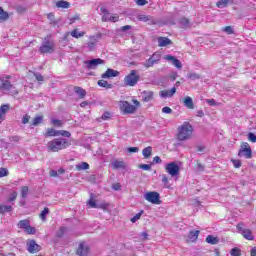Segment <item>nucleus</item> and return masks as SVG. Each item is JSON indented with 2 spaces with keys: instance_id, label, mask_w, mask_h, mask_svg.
<instances>
[{
  "instance_id": "52",
  "label": "nucleus",
  "mask_w": 256,
  "mask_h": 256,
  "mask_svg": "<svg viewBox=\"0 0 256 256\" xmlns=\"http://www.w3.org/2000/svg\"><path fill=\"white\" fill-rule=\"evenodd\" d=\"M7 175H9L7 168H0V177H7Z\"/></svg>"
},
{
  "instance_id": "18",
  "label": "nucleus",
  "mask_w": 256,
  "mask_h": 256,
  "mask_svg": "<svg viewBox=\"0 0 256 256\" xmlns=\"http://www.w3.org/2000/svg\"><path fill=\"white\" fill-rule=\"evenodd\" d=\"M173 42L167 37H158V47H167V45H172Z\"/></svg>"
},
{
  "instance_id": "27",
  "label": "nucleus",
  "mask_w": 256,
  "mask_h": 256,
  "mask_svg": "<svg viewBox=\"0 0 256 256\" xmlns=\"http://www.w3.org/2000/svg\"><path fill=\"white\" fill-rule=\"evenodd\" d=\"M206 242H208L210 245H217V243H219V238L213 235H208L206 237Z\"/></svg>"
},
{
  "instance_id": "6",
  "label": "nucleus",
  "mask_w": 256,
  "mask_h": 256,
  "mask_svg": "<svg viewBox=\"0 0 256 256\" xmlns=\"http://www.w3.org/2000/svg\"><path fill=\"white\" fill-rule=\"evenodd\" d=\"M137 83H139V75L136 70H131L130 74L125 76L124 84L126 87H135Z\"/></svg>"
},
{
  "instance_id": "35",
  "label": "nucleus",
  "mask_w": 256,
  "mask_h": 256,
  "mask_svg": "<svg viewBox=\"0 0 256 256\" xmlns=\"http://www.w3.org/2000/svg\"><path fill=\"white\" fill-rule=\"evenodd\" d=\"M41 123H43V116H36L33 120H32V127H37V125H41Z\"/></svg>"
},
{
  "instance_id": "5",
  "label": "nucleus",
  "mask_w": 256,
  "mask_h": 256,
  "mask_svg": "<svg viewBox=\"0 0 256 256\" xmlns=\"http://www.w3.org/2000/svg\"><path fill=\"white\" fill-rule=\"evenodd\" d=\"M44 137H66L70 139L71 132L67 130H55V128H47Z\"/></svg>"
},
{
  "instance_id": "3",
  "label": "nucleus",
  "mask_w": 256,
  "mask_h": 256,
  "mask_svg": "<svg viewBox=\"0 0 256 256\" xmlns=\"http://www.w3.org/2000/svg\"><path fill=\"white\" fill-rule=\"evenodd\" d=\"M11 76H6L0 78V91H6V93H9V95L15 96L19 95V90H17L13 84H11Z\"/></svg>"
},
{
  "instance_id": "14",
  "label": "nucleus",
  "mask_w": 256,
  "mask_h": 256,
  "mask_svg": "<svg viewBox=\"0 0 256 256\" xmlns=\"http://www.w3.org/2000/svg\"><path fill=\"white\" fill-rule=\"evenodd\" d=\"M76 253L79 256H88L89 255V247L83 243H80Z\"/></svg>"
},
{
  "instance_id": "45",
  "label": "nucleus",
  "mask_w": 256,
  "mask_h": 256,
  "mask_svg": "<svg viewBox=\"0 0 256 256\" xmlns=\"http://www.w3.org/2000/svg\"><path fill=\"white\" fill-rule=\"evenodd\" d=\"M66 231L67 228L65 226L60 227L59 231L56 233V237H63Z\"/></svg>"
},
{
  "instance_id": "22",
  "label": "nucleus",
  "mask_w": 256,
  "mask_h": 256,
  "mask_svg": "<svg viewBox=\"0 0 256 256\" xmlns=\"http://www.w3.org/2000/svg\"><path fill=\"white\" fill-rule=\"evenodd\" d=\"M142 155L144 159H149L151 155H153V148L151 146H148L142 150Z\"/></svg>"
},
{
  "instance_id": "8",
  "label": "nucleus",
  "mask_w": 256,
  "mask_h": 256,
  "mask_svg": "<svg viewBox=\"0 0 256 256\" xmlns=\"http://www.w3.org/2000/svg\"><path fill=\"white\" fill-rule=\"evenodd\" d=\"M39 51L42 54L53 53V51H55V44L51 42L49 38H45L42 42V45L39 48Z\"/></svg>"
},
{
  "instance_id": "43",
  "label": "nucleus",
  "mask_w": 256,
  "mask_h": 256,
  "mask_svg": "<svg viewBox=\"0 0 256 256\" xmlns=\"http://www.w3.org/2000/svg\"><path fill=\"white\" fill-rule=\"evenodd\" d=\"M47 215H49V208H44V210L40 213V219L45 221V219H47Z\"/></svg>"
},
{
  "instance_id": "55",
  "label": "nucleus",
  "mask_w": 256,
  "mask_h": 256,
  "mask_svg": "<svg viewBox=\"0 0 256 256\" xmlns=\"http://www.w3.org/2000/svg\"><path fill=\"white\" fill-rule=\"evenodd\" d=\"M136 5H138L139 7H143L145 5H147V0H136Z\"/></svg>"
},
{
  "instance_id": "31",
  "label": "nucleus",
  "mask_w": 256,
  "mask_h": 256,
  "mask_svg": "<svg viewBox=\"0 0 256 256\" xmlns=\"http://www.w3.org/2000/svg\"><path fill=\"white\" fill-rule=\"evenodd\" d=\"M30 224H31V222H29V220H20L18 222V227H19V229L26 230L27 227H29Z\"/></svg>"
},
{
  "instance_id": "51",
  "label": "nucleus",
  "mask_w": 256,
  "mask_h": 256,
  "mask_svg": "<svg viewBox=\"0 0 256 256\" xmlns=\"http://www.w3.org/2000/svg\"><path fill=\"white\" fill-rule=\"evenodd\" d=\"M31 119V116L29 114H25L23 117H22V124L23 125H27V123H29V120Z\"/></svg>"
},
{
  "instance_id": "33",
  "label": "nucleus",
  "mask_w": 256,
  "mask_h": 256,
  "mask_svg": "<svg viewBox=\"0 0 256 256\" xmlns=\"http://www.w3.org/2000/svg\"><path fill=\"white\" fill-rule=\"evenodd\" d=\"M76 169H77V171H86L87 169H89V163L82 162V163L76 165Z\"/></svg>"
},
{
  "instance_id": "59",
  "label": "nucleus",
  "mask_w": 256,
  "mask_h": 256,
  "mask_svg": "<svg viewBox=\"0 0 256 256\" xmlns=\"http://www.w3.org/2000/svg\"><path fill=\"white\" fill-rule=\"evenodd\" d=\"M88 205H90L92 209H97V203L93 199L89 200Z\"/></svg>"
},
{
  "instance_id": "29",
  "label": "nucleus",
  "mask_w": 256,
  "mask_h": 256,
  "mask_svg": "<svg viewBox=\"0 0 256 256\" xmlns=\"http://www.w3.org/2000/svg\"><path fill=\"white\" fill-rule=\"evenodd\" d=\"M71 4L65 0H60L56 3V7L61 8V9H69Z\"/></svg>"
},
{
  "instance_id": "23",
  "label": "nucleus",
  "mask_w": 256,
  "mask_h": 256,
  "mask_svg": "<svg viewBox=\"0 0 256 256\" xmlns=\"http://www.w3.org/2000/svg\"><path fill=\"white\" fill-rule=\"evenodd\" d=\"M179 25L180 27H182V29H187L191 27V22L189 21V19L183 17L179 20Z\"/></svg>"
},
{
  "instance_id": "25",
  "label": "nucleus",
  "mask_w": 256,
  "mask_h": 256,
  "mask_svg": "<svg viewBox=\"0 0 256 256\" xmlns=\"http://www.w3.org/2000/svg\"><path fill=\"white\" fill-rule=\"evenodd\" d=\"M70 35L74 39H80V37H85V32H79V29H74L70 32Z\"/></svg>"
},
{
  "instance_id": "60",
  "label": "nucleus",
  "mask_w": 256,
  "mask_h": 256,
  "mask_svg": "<svg viewBox=\"0 0 256 256\" xmlns=\"http://www.w3.org/2000/svg\"><path fill=\"white\" fill-rule=\"evenodd\" d=\"M153 165H157L158 163H162L161 157L155 156L152 161Z\"/></svg>"
},
{
  "instance_id": "48",
  "label": "nucleus",
  "mask_w": 256,
  "mask_h": 256,
  "mask_svg": "<svg viewBox=\"0 0 256 256\" xmlns=\"http://www.w3.org/2000/svg\"><path fill=\"white\" fill-rule=\"evenodd\" d=\"M231 256H241V250L239 248H233L230 251Z\"/></svg>"
},
{
  "instance_id": "1",
  "label": "nucleus",
  "mask_w": 256,
  "mask_h": 256,
  "mask_svg": "<svg viewBox=\"0 0 256 256\" xmlns=\"http://www.w3.org/2000/svg\"><path fill=\"white\" fill-rule=\"evenodd\" d=\"M68 147H71V142L65 138H54L47 143V149L52 153H59Z\"/></svg>"
},
{
  "instance_id": "49",
  "label": "nucleus",
  "mask_w": 256,
  "mask_h": 256,
  "mask_svg": "<svg viewBox=\"0 0 256 256\" xmlns=\"http://www.w3.org/2000/svg\"><path fill=\"white\" fill-rule=\"evenodd\" d=\"M223 31H224V33H227V35H233V27H231V26H226V27H224L223 28Z\"/></svg>"
},
{
  "instance_id": "53",
  "label": "nucleus",
  "mask_w": 256,
  "mask_h": 256,
  "mask_svg": "<svg viewBox=\"0 0 256 256\" xmlns=\"http://www.w3.org/2000/svg\"><path fill=\"white\" fill-rule=\"evenodd\" d=\"M139 169H143V171H151V165L149 164H141Z\"/></svg>"
},
{
  "instance_id": "7",
  "label": "nucleus",
  "mask_w": 256,
  "mask_h": 256,
  "mask_svg": "<svg viewBox=\"0 0 256 256\" xmlns=\"http://www.w3.org/2000/svg\"><path fill=\"white\" fill-rule=\"evenodd\" d=\"M144 199L148 201V203H152V205H161V197L158 192H147L144 195Z\"/></svg>"
},
{
  "instance_id": "47",
  "label": "nucleus",
  "mask_w": 256,
  "mask_h": 256,
  "mask_svg": "<svg viewBox=\"0 0 256 256\" xmlns=\"http://www.w3.org/2000/svg\"><path fill=\"white\" fill-rule=\"evenodd\" d=\"M28 235H35L36 231L35 227H32L31 224L25 229Z\"/></svg>"
},
{
  "instance_id": "46",
  "label": "nucleus",
  "mask_w": 256,
  "mask_h": 256,
  "mask_svg": "<svg viewBox=\"0 0 256 256\" xmlns=\"http://www.w3.org/2000/svg\"><path fill=\"white\" fill-rule=\"evenodd\" d=\"M172 65H174L176 69H181L183 67V64H181V61L177 58L173 60Z\"/></svg>"
},
{
  "instance_id": "61",
  "label": "nucleus",
  "mask_w": 256,
  "mask_h": 256,
  "mask_svg": "<svg viewBox=\"0 0 256 256\" xmlns=\"http://www.w3.org/2000/svg\"><path fill=\"white\" fill-rule=\"evenodd\" d=\"M206 103H208V105H210L211 107H215V105H217L215 99H207Z\"/></svg>"
},
{
  "instance_id": "11",
  "label": "nucleus",
  "mask_w": 256,
  "mask_h": 256,
  "mask_svg": "<svg viewBox=\"0 0 256 256\" xmlns=\"http://www.w3.org/2000/svg\"><path fill=\"white\" fill-rule=\"evenodd\" d=\"M238 232L243 236L244 239H247L248 241H253V233L250 229H245L243 223H239L237 225Z\"/></svg>"
},
{
  "instance_id": "15",
  "label": "nucleus",
  "mask_w": 256,
  "mask_h": 256,
  "mask_svg": "<svg viewBox=\"0 0 256 256\" xmlns=\"http://www.w3.org/2000/svg\"><path fill=\"white\" fill-rule=\"evenodd\" d=\"M175 93H177V88L174 86L171 90L160 91V97H162V99H167V97H173Z\"/></svg>"
},
{
  "instance_id": "54",
  "label": "nucleus",
  "mask_w": 256,
  "mask_h": 256,
  "mask_svg": "<svg viewBox=\"0 0 256 256\" xmlns=\"http://www.w3.org/2000/svg\"><path fill=\"white\" fill-rule=\"evenodd\" d=\"M138 21H143L144 23H147V21H149V16H147V15H139L138 16Z\"/></svg>"
},
{
  "instance_id": "56",
  "label": "nucleus",
  "mask_w": 256,
  "mask_h": 256,
  "mask_svg": "<svg viewBox=\"0 0 256 256\" xmlns=\"http://www.w3.org/2000/svg\"><path fill=\"white\" fill-rule=\"evenodd\" d=\"M162 113H166L167 115H169L173 113V110L170 107L166 106L162 108Z\"/></svg>"
},
{
  "instance_id": "4",
  "label": "nucleus",
  "mask_w": 256,
  "mask_h": 256,
  "mask_svg": "<svg viewBox=\"0 0 256 256\" xmlns=\"http://www.w3.org/2000/svg\"><path fill=\"white\" fill-rule=\"evenodd\" d=\"M134 105L128 101H120V110L124 115H133L137 111V107H141L139 100H132Z\"/></svg>"
},
{
  "instance_id": "10",
  "label": "nucleus",
  "mask_w": 256,
  "mask_h": 256,
  "mask_svg": "<svg viewBox=\"0 0 256 256\" xmlns=\"http://www.w3.org/2000/svg\"><path fill=\"white\" fill-rule=\"evenodd\" d=\"M165 171L168 173V175H171L172 177H177L179 175V165H177V162H170L166 164Z\"/></svg>"
},
{
  "instance_id": "9",
  "label": "nucleus",
  "mask_w": 256,
  "mask_h": 256,
  "mask_svg": "<svg viewBox=\"0 0 256 256\" xmlns=\"http://www.w3.org/2000/svg\"><path fill=\"white\" fill-rule=\"evenodd\" d=\"M238 155L240 157H244L245 159H251V157H253V152L251 151V147L249 146V143L243 142L241 144Z\"/></svg>"
},
{
  "instance_id": "39",
  "label": "nucleus",
  "mask_w": 256,
  "mask_h": 256,
  "mask_svg": "<svg viewBox=\"0 0 256 256\" xmlns=\"http://www.w3.org/2000/svg\"><path fill=\"white\" fill-rule=\"evenodd\" d=\"M51 125H53V127H63V121L59 120V119L52 118Z\"/></svg>"
},
{
  "instance_id": "50",
  "label": "nucleus",
  "mask_w": 256,
  "mask_h": 256,
  "mask_svg": "<svg viewBox=\"0 0 256 256\" xmlns=\"http://www.w3.org/2000/svg\"><path fill=\"white\" fill-rule=\"evenodd\" d=\"M248 141H251V143H256V135L253 132L248 133Z\"/></svg>"
},
{
  "instance_id": "58",
  "label": "nucleus",
  "mask_w": 256,
  "mask_h": 256,
  "mask_svg": "<svg viewBox=\"0 0 256 256\" xmlns=\"http://www.w3.org/2000/svg\"><path fill=\"white\" fill-rule=\"evenodd\" d=\"M127 151L128 153H139V147H129Z\"/></svg>"
},
{
  "instance_id": "41",
  "label": "nucleus",
  "mask_w": 256,
  "mask_h": 256,
  "mask_svg": "<svg viewBox=\"0 0 256 256\" xmlns=\"http://www.w3.org/2000/svg\"><path fill=\"white\" fill-rule=\"evenodd\" d=\"M150 58H152L154 62L157 64L159 63V61H161V53L155 52L154 54H152Z\"/></svg>"
},
{
  "instance_id": "30",
  "label": "nucleus",
  "mask_w": 256,
  "mask_h": 256,
  "mask_svg": "<svg viewBox=\"0 0 256 256\" xmlns=\"http://www.w3.org/2000/svg\"><path fill=\"white\" fill-rule=\"evenodd\" d=\"M9 19V13L5 12L2 7H0V23L7 21Z\"/></svg>"
},
{
  "instance_id": "36",
  "label": "nucleus",
  "mask_w": 256,
  "mask_h": 256,
  "mask_svg": "<svg viewBox=\"0 0 256 256\" xmlns=\"http://www.w3.org/2000/svg\"><path fill=\"white\" fill-rule=\"evenodd\" d=\"M153 65H157V63L151 57L143 62V67H145L146 69L153 67Z\"/></svg>"
},
{
  "instance_id": "28",
  "label": "nucleus",
  "mask_w": 256,
  "mask_h": 256,
  "mask_svg": "<svg viewBox=\"0 0 256 256\" xmlns=\"http://www.w3.org/2000/svg\"><path fill=\"white\" fill-rule=\"evenodd\" d=\"M74 91L79 95L80 99H84L85 95H87V91L81 87H75Z\"/></svg>"
},
{
  "instance_id": "16",
  "label": "nucleus",
  "mask_w": 256,
  "mask_h": 256,
  "mask_svg": "<svg viewBox=\"0 0 256 256\" xmlns=\"http://www.w3.org/2000/svg\"><path fill=\"white\" fill-rule=\"evenodd\" d=\"M119 71L108 68L104 74H102V79H111L112 77H117Z\"/></svg>"
},
{
  "instance_id": "38",
  "label": "nucleus",
  "mask_w": 256,
  "mask_h": 256,
  "mask_svg": "<svg viewBox=\"0 0 256 256\" xmlns=\"http://www.w3.org/2000/svg\"><path fill=\"white\" fill-rule=\"evenodd\" d=\"M162 183L166 189H171V183H169V178L165 174L162 175Z\"/></svg>"
},
{
  "instance_id": "21",
  "label": "nucleus",
  "mask_w": 256,
  "mask_h": 256,
  "mask_svg": "<svg viewBox=\"0 0 256 256\" xmlns=\"http://www.w3.org/2000/svg\"><path fill=\"white\" fill-rule=\"evenodd\" d=\"M231 3H233V0H220L216 3V6L218 9H225V7H227V5H231Z\"/></svg>"
},
{
  "instance_id": "37",
  "label": "nucleus",
  "mask_w": 256,
  "mask_h": 256,
  "mask_svg": "<svg viewBox=\"0 0 256 256\" xmlns=\"http://www.w3.org/2000/svg\"><path fill=\"white\" fill-rule=\"evenodd\" d=\"M98 85L99 87H104L105 89H111L113 87V85L107 82L106 80H99Z\"/></svg>"
},
{
  "instance_id": "62",
  "label": "nucleus",
  "mask_w": 256,
  "mask_h": 256,
  "mask_svg": "<svg viewBox=\"0 0 256 256\" xmlns=\"http://www.w3.org/2000/svg\"><path fill=\"white\" fill-rule=\"evenodd\" d=\"M232 163L236 169H239V167H241V161L239 160H232Z\"/></svg>"
},
{
  "instance_id": "32",
  "label": "nucleus",
  "mask_w": 256,
  "mask_h": 256,
  "mask_svg": "<svg viewBox=\"0 0 256 256\" xmlns=\"http://www.w3.org/2000/svg\"><path fill=\"white\" fill-rule=\"evenodd\" d=\"M113 169H125V162L123 161H114L112 163Z\"/></svg>"
},
{
  "instance_id": "34",
  "label": "nucleus",
  "mask_w": 256,
  "mask_h": 256,
  "mask_svg": "<svg viewBox=\"0 0 256 256\" xmlns=\"http://www.w3.org/2000/svg\"><path fill=\"white\" fill-rule=\"evenodd\" d=\"M13 211V206L11 205H0V213H10Z\"/></svg>"
},
{
  "instance_id": "63",
  "label": "nucleus",
  "mask_w": 256,
  "mask_h": 256,
  "mask_svg": "<svg viewBox=\"0 0 256 256\" xmlns=\"http://www.w3.org/2000/svg\"><path fill=\"white\" fill-rule=\"evenodd\" d=\"M164 59H165L166 61H171V63H173V60H175L176 58H175V56H172V55H166V56L164 57Z\"/></svg>"
},
{
  "instance_id": "17",
  "label": "nucleus",
  "mask_w": 256,
  "mask_h": 256,
  "mask_svg": "<svg viewBox=\"0 0 256 256\" xmlns=\"http://www.w3.org/2000/svg\"><path fill=\"white\" fill-rule=\"evenodd\" d=\"M153 95V91H143L141 93L142 101H144V103H149V101L153 100Z\"/></svg>"
},
{
  "instance_id": "42",
  "label": "nucleus",
  "mask_w": 256,
  "mask_h": 256,
  "mask_svg": "<svg viewBox=\"0 0 256 256\" xmlns=\"http://www.w3.org/2000/svg\"><path fill=\"white\" fill-rule=\"evenodd\" d=\"M144 211L141 210L139 213H137L134 217L131 218L132 223H137L141 219V215H143Z\"/></svg>"
},
{
  "instance_id": "20",
  "label": "nucleus",
  "mask_w": 256,
  "mask_h": 256,
  "mask_svg": "<svg viewBox=\"0 0 256 256\" xmlns=\"http://www.w3.org/2000/svg\"><path fill=\"white\" fill-rule=\"evenodd\" d=\"M184 107H187V109H195V105L193 104V98L186 97L183 101Z\"/></svg>"
},
{
  "instance_id": "2",
  "label": "nucleus",
  "mask_w": 256,
  "mask_h": 256,
  "mask_svg": "<svg viewBox=\"0 0 256 256\" xmlns=\"http://www.w3.org/2000/svg\"><path fill=\"white\" fill-rule=\"evenodd\" d=\"M193 137V126L189 122H184L178 127V141H189Z\"/></svg>"
},
{
  "instance_id": "19",
  "label": "nucleus",
  "mask_w": 256,
  "mask_h": 256,
  "mask_svg": "<svg viewBox=\"0 0 256 256\" xmlns=\"http://www.w3.org/2000/svg\"><path fill=\"white\" fill-rule=\"evenodd\" d=\"M7 111H9V104H4L0 107V123L5 121V115H7Z\"/></svg>"
},
{
  "instance_id": "24",
  "label": "nucleus",
  "mask_w": 256,
  "mask_h": 256,
  "mask_svg": "<svg viewBox=\"0 0 256 256\" xmlns=\"http://www.w3.org/2000/svg\"><path fill=\"white\" fill-rule=\"evenodd\" d=\"M188 239L191 241V243H195V240L199 239V230L191 231L188 234Z\"/></svg>"
},
{
  "instance_id": "40",
  "label": "nucleus",
  "mask_w": 256,
  "mask_h": 256,
  "mask_svg": "<svg viewBox=\"0 0 256 256\" xmlns=\"http://www.w3.org/2000/svg\"><path fill=\"white\" fill-rule=\"evenodd\" d=\"M187 78L190 79L191 81H197V79H201V76L197 73H189L187 75Z\"/></svg>"
},
{
  "instance_id": "44",
  "label": "nucleus",
  "mask_w": 256,
  "mask_h": 256,
  "mask_svg": "<svg viewBox=\"0 0 256 256\" xmlns=\"http://www.w3.org/2000/svg\"><path fill=\"white\" fill-rule=\"evenodd\" d=\"M29 194V187L27 186H23L21 188V195H22V198L25 199L27 198V195Z\"/></svg>"
},
{
  "instance_id": "57",
  "label": "nucleus",
  "mask_w": 256,
  "mask_h": 256,
  "mask_svg": "<svg viewBox=\"0 0 256 256\" xmlns=\"http://www.w3.org/2000/svg\"><path fill=\"white\" fill-rule=\"evenodd\" d=\"M15 199H17V192H13L12 194H10L8 202L11 203V202L15 201Z\"/></svg>"
},
{
  "instance_id": "13",
  "label": "nucleus",
  "mask_w": 256,
  "mask_h": 256,
  "mask_svg": "<svg viewBox=\"0 0 256 256\" xmlns=\"http://www.w3.org/2000/svg\"><path fill=\"white\" fill-rule=\"evenodd\" d=\"M27 251H29L32 254L39 253V251H41V246H39V244H37L35 240H29L27 242Z\"/></svg>"
},
{
  "instance_id": "26",
  "label": "nucleus",
  "mask_w": 256,
  "mask_h": 256,
  "mask_svg": "<svg viewBox=\"0 0 256 256\" xmlns=\"http://www.w3.org/2000/svg\"><path fill=\"white\" fill-rule=\"evenodd\" d=\"M100 11L103 14L102 21H110L111 16H110L109 12L107 11V8L102 7V8H100Z\"/></svg>"
},
{
  "instance_id": "12",
  "label": "nucleus",
  "mask_w": 256,
  "mask_h": 256,
  "mask_svg": "<svg viewBox=\"0 0 256 256\" xmlns=\"http://www.w3.org/2000/svg\"><path fill=\"white\" fill-rule=\"evenodd\" d=\"M84 63L86 64L87 69H97L99 65H105V60L101 58H96L92 60H87Z\"/></svg>"
},
{
  "instance_id": "64",
  "label": "nucleus",
  "mask_w": 256,
  "mask_h": 256,
  "mask_svg": "<svg viewBox=\"0 0 256 256\" xmlns=\"http://www.w3.org/2000/svg\"><path fill=\"white\" fill-rule=\"evenodd\" d=\"M87 47H88V49H90V51H92V49H95V41L94 42H88Z\"/></svg>"
}]
</instances>
